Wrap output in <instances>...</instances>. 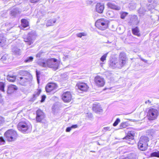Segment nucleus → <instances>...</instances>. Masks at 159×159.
I'll list each match as a JSON object with an SVG mask.
<instances>
[{"label":"nucleus","mask_w":159,"mask_h":159,"mask_svg":"<svg viewBox=\"0 0 159 159\" xmlns=\"http://www.w3.org/2000/svg\"><path fill=\"white\" fill-rule=\"evenodd\" d=\"M38 64L40 66L44 67H48L54 70H57L58 67L59 62L57 59L52 58L47 60L41 59L38 60Z\"/></svg>","instance_id":"f257e3e1"},{"label":"nucleus","mask_w":159,"mask_h":159,"mask_svg":"<svg viewBox=\"0 0 159 159\" xmlns=\"http://www.w3.org/2000/svg\"><path fill=\"white\" fill-rule=\"evenodd\" d=\"M126 58L125 54L123 52H121L118 60L113 58L110 60L109 63L110 67L112 69L121 68L125 64Z\"/></svg>","instance_id":"f03ea898"},{"label":"nucleus","mask_w":159,"mask_h":159,"mask_svg":"<svg viewBox=\"0 0 159 159\" xmlns=\"http://www.w3.org/2000/svg\"><path fill=\"white\" fill-rule=\"evenodd\" d=\"M19 74L23 76L22 77H19L17 80L21 85H25L31 81L32 76L28 72L24 70H20L19 72Z\"/></svg>","instance_id":"7ed1b4c3"},{"label":"nucleus","mask_w":159,"mask_h":159,"mask_svg":"<svg viewBox=\"0 0 159 159\" xmlns=\"http://www.w3.org/2000/svg\"><path fill=\"white\" fill-rule=\"evenodd\" d=\"M17 128L18 130L24 133H27L32 130V125L28 121H22L18 124Z\"/></svg>","instance_id":"20e7f679"},{"label":"nucleus","mask_w":159,"mask_h":159,"mask_svg":"<svg viewBox=\"0 0 159 159\" xmlns=\"http://www.w3.org/2000/svg\"><path fill=\"white\" fill-rule=\"evenodd\" d=\"M109 21L106 18H101L95 22V25L99 29L103 30L108 26Z\"/></svg>","instance_id":"39448f33"},{"label":"nucleus","mask_w":159,"mask_h":159,"mask_svg":"<svg viewBox=\"0 0 159 159\" xmlns=\"http://www.w3.org/2000/svg\"><path fill=\"white\" fill-rule=\"evenodd\" d=\"M4 136L9 141L15 140L18 137L16 131L12 129H10L7 131L5 133Z\"/></svg>","instance_id":"423d86ee"},{"label":"nucleus","mask_w":159,"mask_h":159,"mask_svg":"<svg viewBox=\"0 0 159 159\" xmlns=\"http://www.w3.org/2000/svg\"><path fill=\"white\" fill-rule=\"evenodd\" d=\"M36 37L35 33L31 31L29 33L27 36H24V40L28 45H30L33 43Z\"/></svg>","instance_id":"0eeeda50"},{"label":"nucleus","mask_w":159,"mask_h":159,"mask_svg":"<svg viewBox=\"0 0 159 159\" xmlns=\"http://www.w3.org/2000/svg\"><path fill=\"white\" fill-rule=\"evenodd\" d=\"M158 114V111L157 109L152 108L148 110L147 116L149 120H153L157 119Z\"/></svg>","instance_id":"6e6552de"},{"label":"nucleus","mask_w":159,"mask_h":159,"mask_svg":"<svg viewBox=\"0 0 159 159\" xmlns=\"http://www.w3.org/2000/svg\"><path fill=\"white\" fill-rule=\"evenodd\" d=\"M57 84L56 83H50L48 84L46 86V90L47 92H52L53 93L54 92V90L57 89Z\"/></svg>","instance_id":"1a4fd4ad"},{"label":"nucleus","mask_w":159,"mask_h":159,"mask_svg":"<svg viewBox=\"0 0 159 159\" xmlns=\"http://www.w3.org/2000/svg\"><path fill=\"white\" fill-rule=\"evenodd\" d=\"M94 82L96 85L99 87H103L105 83L104 78L99 76H97L95 77Z\"/></svg>","instance_id":"9d476101"},{"label":"nucleus","mask_w":159,"mask_h":159,"mask_svg":"<svg viewBox=\"0 0 159 159\" xmlns=\"http://www.w3.org/2000/svg\"><path fill=\"white\" fill-rule=\"evenodd\" d=\"M62 99L65 102H69L70 101L72 96L70 92L66 91L63 93L61 96Z\"/></svg>","instance_id":"9b49d317"},{"label":"nucleus","mask_w":159,"mask_h":159,"mask_svg":"<svg viewBox=\"0 0 159 159\" xmlns=\"http://www.w3.org/2000/svg\"><path fill=\"white\" fill-rule=\"evenodd\" d=\"M76 87L80 90L84 92L87 91L89 89V86L87 84L84 82L77 83Z\"/></svg>","instance_id":"f8f14e48"},{"label":"nucleus","mask_w":159,"mask_h":159,"mask_svg":"<svg viewBox=\"0 0 159 159\" xmlns=\"http://www.w3.org/2000/svg\"><path fill=\"white\" fill-rule=\"evenodd\" d=\"M45 118L43 112L41 110H38L36 111V120L39 122H41Z\"/></svg>","instance_id":"ddd939ff"},{"label":"nucleus","mask_w":159,"mask_h":159,"mask_svg":"<svg viewBox=\"0 0 159 159\" xmlns=\"http://www.w3.org/2000/svg\"><path fill=\"white\" fill-rule=\"evenodd\" d=\"M139 22L137 16L134 15L131 16L129 23L130 25H134L138 24Z\"/></svg>","instance_id":"4468645a"},{"label":"nucleus","mask_w":159,"mask_h":159,"mask_svg":"<svg viewBox=\"0 0 159 159\" xmlns=\"http://www.w3.org/2000/svg\"><path fill=\"white\" fill-rule=\"evenodd\" d=\"M104 8V6L103 4L100 3H98L95 6V9L97 12L102 13L103 11Z\"/></svg>","instance_id":"2eb2a0df"},{"label":"nucleus","mask_w":159,"mask_h":159,"mask_svg":"<svg viewBox=\"0 0 159 159\" xmlns=\"http://www.w3.org/2000/svg\"><path fill=\"white\" fill-rule=\"evenodd\" d=\"M149 141L148 137L146 136H144L141 137L138 143H141L148 145V142Z\"/></svg>","instance_id":"dca6fc26"},{"label":"nucleus","mask_w":159,"mask_h":159,"mask_svg":"<svg viewBox=\"0 0 159 159\" xmlns=\"http://www.w3.org/2000/svg\"><path fill=\"white\" fill-rule=\"evenodd\" d=\"M107 6L109 8L113 9L116 10H119L120 9V7L116 5L114 3L111 2H108Z\"/></svg>","instance_id":"f3484780"},{"label":"nucleus","mask_w":159,"mask_h":159,"mask_svg":"<svg viewBox=\"0 0 159 159\" xmlns=\"http://www.w3.org/2000/svg\"><path fill=\"white\" fill-rule=\"evenodd\" d=\"M17 88L16 86L12 84L8 86L7 93L8 94H11L17 90Z\"/></svg>","instance_id":"a211bd4d"},{"label":"nucleus","mask_w":159,"mask_h":159,"mask_svg":"<svg viewBox=\"0 0 159 159\" xmlns=\"http://www.w3.org/2000/svg\"><path fill=\"white\" fill-rule=\"evenodd\" d=\"M134 131H130L128 132L126 136L124 139H125L128 140V141H130V140L134 139Z\"/></svg>","instance_id":"6ab92c4d"},{"label":"nucleus","mask_w":159,"mask_h":159,"mask_svg":"<svg viewBox=\"0 0 159 159\" xmlns=\"http://www.w3.org/2000/svg\"><path fill=\"white\" fill-rule=\"evenodd\" d=\"M147 144H143L141 143H138V148L141 151H145L148 148Z\"/></svg>","instance_id":"aec40b11"},{"label":"nucleus","mask_w":159,"mask_h":159,"mask_svg":"<svg viewBox=\"0 0 159 159\" xmlns=\"http://www.w3.org/2000/svg\"><path fill=\"white\" fill-rule=\"evenodd\" d=\"M6 39L3 34H0V46L3 47L6 44Z\"/></svg>","instance_id":"412c9836"},{"label":"nucleus","mask_w":159,"mask_h":159,"mask_svg":"<svg viewBox=\"0 0 159 159\" xmlns=\"http://www.w3.org/2000/svg\"><path fill=\"white\" fill-rule=\"evenodd\" d=\"M103 35L107 37L108 39L107 42H106V43H111L113 38V36H111V34L109 33H106Z\"/></svg>","instance_id":"4be33fe9"},{"label":"nucleus","mask_w":159,"mask_h":159,"mask_svg":"<svg viewBox=\"0 0 159 159\" xmlns=\"http://www.w3.org/2000/svg\"><path fill=\"white\" fill-rule=\"evenodd\" d=\"M20 13V11L17 8H16L12 10L11 11V15L12 16L15 17Z\"/></svg>","instance_id":"5701e85b"},{"label":"nucleus","mask_w":159,"mask_h":159,"mask_svg":"<svg viewBox=\"0 0 159 159\" xmlns=\"http://www.w3.org/2000/svg\"><path fill=\"white\" fill-rule=\"evenodd\" d=\"M12 51L13 53L16 55H20L21 53L20 49L16 47H13L12 48Z\"/></svg>","instance_id":"b1692460"},{"label":"nucleus","mask_w":159,"mask_h":159,"mask_svg":"<svg viewBox=\"0 0 159 159\" xmlns=\"http://www.w3.org/2000/svg\"><path fill=\"white\" fill-rule=\"evenodd\" d=\"M21 26L24 29L25 28L28 27L29 26V22L27 20L25 19H22L21 20Z\"/></svg>","instance_id":"393cba45"},{"label":"nucleus","mask_w":159,"mask_h":159,"mask_svg":"<svg viewBox=\"0 0 159 159\" xmlns=\"http://www.w3.org/2000/svg\"><path fill=\"white\" fill-rule=\"evenodd\" d=\"M93 110L96 112H98L102 110L101 107L100 106L98 105H94L93 107Z\"/></svg>","instance_id":"a878e982"},{"label":"nucleus","mask_w":159,"mask_h":159,"mask_svg":"<svg viewBox=\"0 0 159 159\" xmlns=\"http://www.w3.org/2000/svg\"><path fill=\"white\" fill-rule=\"evenodd\" d=\"M41 90L40 89H38L35 92L34 94L33 95V97L32 98V100L33 101L35 100L36 98L39 96L41 93Z\"/></svg>","instance_id":"bb28decb"},{"label":"nucleus","mask_w":159,"mask_h":159,"mask_svg":"<svg viewBox=\"0 0 159 159\" xmlns=\"http://www.w3.org/2000/svg\"><path fill=\"white\" fill-rule=\"evenodd\" d=\"M132 31L133 34L134 35L138 36L140 35V33H139V30L137 27L133 29L132 30Z\"/></svg>","instance_id":"cd10ccee"},{"label":"nucleus","mask_w":159,"mask_h":159,"mask_svg":"<svg viewBox=\"0 0 159 159\" xmlns=\"http://www.w3.org/2000/svg\"><path fill=\"white\" fill-rule=\"evenodd\" d=\"M56 22V20L55 19L48 20L46 24L47 26L52 25Z\"/></svg>","instance_id":"c85d7f7f"},{"label":"nucleus","mask_w":159,"mask_h":159,"mask_svg":"<svg viewBox=\"0 0 159 159\" xmlns=\"http://www.w3.org/2000/svg\"><path fill=\"white\" fill-rule=\"evenodd\" d=\"M16 79V77L15 76H11L8 75L7 76V80L11 82H14Z\"/></svg>","instance_id":"c756f323"},{"label":"nucleus","mask_w":159,"mask_h":159,"mask_svg":"<svg viewBox=\"0 0 159 159\" xmlns=\"http://www.w3.org/2000/svg\"><path fill=\"white\" fill-rule=\"evenodd\" d=\"M151 157H159V151H157L152 152L150 154Z\"/></svg>","instance_id":"7c9ffc66"},{"label":"nucleus","mask_w":159,"mask_h":159,"mask_svg":"<svg viewBox=\"0 0 159 159\" xmlns=\"http://www.w3.org/2000/svg\"><path fill=\"white\" fill-rule=\"evenodd\" d=\"M7 57V55H5L2 57L0 60V61L2 62L3 63H6V60Z\"/></svg>","instance_id":"2f4dec72"},{"label":"nucleus","mask_w":159,"mask_h":159,"mask_svg":"<svg viewBox=\"0 0 159 159\" xmlns=\"http://www.w3.org/2000/svg\"><path fill=\"white\" fill-rule=\"evenodd\" d=\"M128 123L127 122H124L121 123L120 125V129L125 128L126 127Z\"/></svg>","instance_id":"473e14b6"},{"label":"nucleus","mask_w":159,"mask_h":159,"mask_svg":"<svg viewBox=\"0 0 159 159\" xmlns=\"http://www.w3.org/2000/svg\"><path fill=\"white\" fill-rule=\"evenodd\" d=\"M128 13L124 11H122L120 13V17L121 19H124L128 15Z\"/></svg>","instance_id":"72a5a7b5"},{"label":"nucleus","mask_w":159,"mask_h":159,"mask_svg":"<svg viewBox=\"0 0 159 159\" xmlns=\"http://www.w3.org/2000/svg\"><path fill=\"white\" fill-rule=\"evenodd\" d=\"M108 52H107L103 55L100 58V60L102 62H104L106 60V58L107 56Z\"/></svg>","instance_id":"f704fd0d"},{"label":"nucleus","mask_w":159,"mask_h":159,"mask_svg":"<svg viewBox=\"0 0 159 159\" xmlns=\"http://www.w3.org/2000/svg\"><path fill=\"white\" fill-rule=\"evenodd\" d=\"M129 7L130 9H133L136 8V5L134 2H132L129 4Z\"/></svg>","instance_id":"c9c22d12"},{"label":"nucleus","mask_w":159,"mask_h":159,"mask_svg":"<svg viewBox=\"0 0 159 159\" xmlns=\"http://www.w3.org/2000/svg\"><path fill=\"white\" fill-rule=\"evenodd\" d=\"M33 57H27L25 61V62H30L33 61Z\"/></svg>","instance_id":"e433bc0d"},{"label":"nucleus","mask_w":159,"mask_h":159,"mask_svg":"<svg viewBox=\"0 0 159 159\" xmlns=\"http://www.w3.org/2000/svg\"><path fill=\"white\" fill-rule=\"evenodd\" d=\"M4 84L2 82H0V90L4 92Z\"/></svg>","instance_id":"4c0bfd02"},{"label":"nucleus","mask_w":159,"mask_h":159,"mask_svg":"<svg viewBox=\"0 0 159 159\" xmlns=\"http://www.w3.org/2000/svg\"><path fill=\"white\" fill-rule=\"evenodd\" d=\"M5 143V141L3 138L2 137H0V145H4Z\"/></svg>","instance_id":"58836bf2"},{"label":"nucleus","mask_w":159,"mask_h":159,"mask_svg":"<svg viewBox=\"0 0 159 159\" xmlns=\"http://www.w3.org/2000/svg\"><path fill=\"white\" fill-rule=\"evenodd\" d=\"M120 119L118 118H117L115 122L113 124V126H116L120 122Z\"/></svg>","instance_id":"ea45409f"},{"label":"nucleus","mask_w":159,"mask_h":159,"mask_svg":"<svg viewBox=\"0 0 159 159\" xmlns=\"http://www.w3.org/2000/svg\"><path fill=\"white\" fill-rule=\"evenodd\" d=\"M86 35V34L85 33H81L78 34H77V36L81 38L82 36H85Z\"/></svg>","instance_id":"a19ab883"},{"label":"nucleus","mask_w":159,"mask_h":159,"mask_svg":"<svg viewBox=\"0 0 159 159\" xmlns=\"http://www.w3.org/2000/svg\"><path fill=\"white\" fill-rule=\"evenodd\" d=\"M44 54L43 52H40L37 53L36 55V57L40 58L41 56H43Z\"/></svg>","instance_id":"79ce46f5"},{"label":"nucleus","mask_w":159,"mask_h":159,"mask_svg":"<svg viewBox=\"0 0 159 159\" xmlns=\"http://www.w3.org/2000/svg\"><path fill=\"white\" fill-rule=\"evenodd\" d=\"M154 7V5L150 4H149L148 7V8L149 10H150L151 9H153Z\"/></svg>","instance_id":"37998d69"},{"label":"nucleus","mask_w":159,"mask_h":159,"mask_svg":"<svg viewBox=\"0 0 159 159\" xmlns=\"http://www.w3.org/2000/svg\"><path fill=\"white\" fill-rule=\"evenodd\" d=\"M143 8H140L139 11V13L141 14H143L145 12V11H143L142 10H143Z\"/></svg>","instance_id":"c03bdc74"},{"label":"nucleus","mask_w":159,"mask_h":159,"mask_svg":"<svg viewBox=\"0 0 159 159\" xmlns=\"http://www.w3.org/2000/svg\"><path fill=\"white\" fill-rule=\"evenodd\" d=\"M4 122V118L1 116H0V123H2Z\"/></svg>","instance_id":"a18cd8bd"},{"label":"nucleus","mask_w":159,"mask_h":159,"mask_svg":"<svg viewBox=\"0 0 159 159\" xmlns=\"http://www.w3.org/2000/svg\"><path fill=\"white\" fill-rule=\"evenodd\" d=\"M42 98L41 101V102H43L44 101L45 98H46V96L45 95H43L42 96Z\"/></svg>","instance_id":"49530a36"},{"label":"nucleus","mask_w":159,"mask_h":159,"mask_svg":"<svg viewBox=\"0 0 159 159\" xmlns=\"http://www.w3.org/2000/svg\"><path fill=\"white\" fill-rule=\"evenodd\" d=\"M71 129L72 128L71 127H68L66 128V131L67 132H69L71 130Z\"/></svg>","instance_id":"de8ad7c7"},{"label":"nucleus","mask_w":159,"mask_h":159,"mask_svg":"<svg viewBox=\"0 0 159 159\" xmlns=\"http://www.w3.org/2000/svg\"><path fill=\"white\" fill-rule=\"evenodd\" d=\"M40 0H30L31 3H36L38 2Z\"/></svg>","instance_id":"09e8293b"},{"label":"nucleus","mask_w":159,"mask_h":159,"mask_svg":"<svg viewBox=\"0 0 159 159\" xmlns=\"http://www.w3.org/2000/svg\"><path fill=\"white\" fill-rule=\"evenodd\" d=\"M77 127V125H73L71 127V128H75Z\"/></svg>","instance_id":"8fccbe9b"},{"label":"nucleus","mask_w":159,"mask_h":159,"mask_svg":"<svg viewBox=\"0 0 159 159\" xmlns=\"http://www.w3.org/2000/svg\"><path fill=\"white\" fill-rule=\"evenodd\" d=\"M104 129L106 130H110V128L108 127H105L104 128Z\"/></svg>","instance_id":"3c124183"},{"label":"nucleus","mask_w":159,"mask_h":159,"mask_svg":"<svg viewBox=\"0 0 159 159\" xmlns=\"http://www.w3.org/2000/svg\"><path fill=\"white\" fill-rule=\"evenodd\" d=\"M38 73L37 72H36L37 78V81H38V83L39 84V76H38Z\"/></svg>","instance_id":"603ef678"},{"label":"nucleus","mask_w":159,"mask_h":159,"mask_svg":"<svg viewBox=\"0 0 159 159\" xmlns=\"http://www.w3.org/2000/svg\"><path fill=\"white\" fill-rule=\"evenodd\" d=\"M87 115L89 116V117H91L92 116V114L91 113L87 114Z\"/></svg>","instance_id":"864d4df0"},{"label":"nucleus","mask_w":159,"mask_h":159,"mask_svg":"<svg viewBox=\"0 0 159 159\" xmlns=\"http://www.w3.org/2000/svg\"><path fill=\"white\" fill-rule=\"evenodd\" d=\"M122 159H129V158L128 157H125Z\"/></svg>","instance_id":"5fc2aeb1"},{"label":"nucleus","mask_w":159,"mask_h":159,"mask_svg":"<svg viewBox=\"0 0 159 159\" xmlns=\"http://www.w3.org/2000/svg\"><path fill=\"white\" fill-rule=\"evenodd\" d=\"M147 102H148V103H151V102L149 100H148V101H147Z\"/></svg>","instance_id":"6e6d98bb"},{"label":"nucleus","mask_w":159,"mask_h":159,"mask_svg":"<svg viewBox=\"0 0 159 159\" xmlns=\"http://www.w3.org/2000/svg\"><path fill=\"white\" fill-rule=\"evenodd\" d=\"M148 103V102H147V101H146V102H145V104H147Z\"/></svg>","instance_id":"4d7b16f0"},{"label":"nucleus","mask_w":159,"mask_h":159,"mask_svg":"<svg viewBox=\"0 0 159 159\" xmlns=\"http://www.w3.org/2000/svg\"><path fill=\"white\" fill-rule=\"evenodd\" d=\"M25 80H23V81L25 82Z\"/></svg>","instance_id":"13d9d810"},{"label":"nucleus","mask_w":159,"mask_h":159,"mask_svg":"<svg viewBox=\"0 0 159 159\" xmlns=\"http://www.w3.org/2000/svg\"><path fill=\"white\" fill-rule=\"evenodd\" d=\"M127 143H129V142L128 141H127Z\"/></svg>","instance_id":"bf43d9fd"}]
</instances>
